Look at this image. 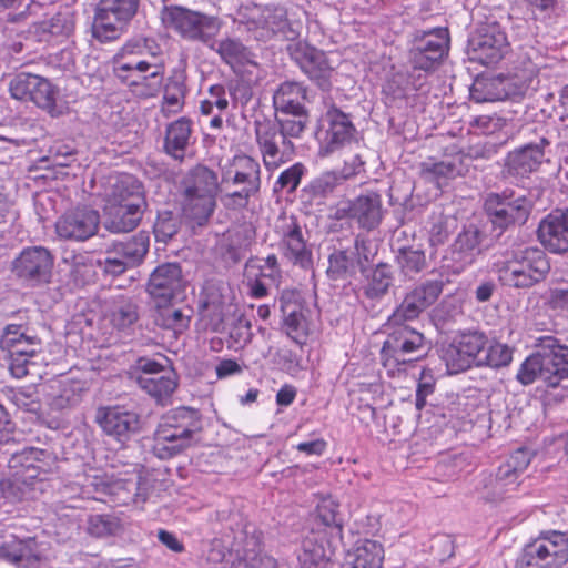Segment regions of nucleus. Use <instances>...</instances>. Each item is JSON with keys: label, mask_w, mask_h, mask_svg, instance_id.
<instances>
[{"label": "nucleus", "mask_w": 568, "mask_h": 568, "mask_svg": "<svg viewBox=\"0 0 568 568\" xmlns=\"http://www.w3.org/2000/svg\"><path fill=\"white\" fill-rule=\"evenodd\" d=\"M479 358V367L501 368L508 366L513 361L514 349L507 344L496 339L487 338V344Z\"/></svg>", "instance_id": "3c124183"}, {"label": "nucleus", "mask_w": 568, "mask_h": 568, "mask_svg": "<svg viewBox=\"0 0 568 568\" xmlns=\"http://www.w3.org/2000/svg\"><path fill=\"white\" fill-rule=\"evenodd\" d=\"M155 312L153 314L154 324L163 329L172 331L175 336L184 333L191 322L192 310L179 308L170 303H155Z\"/></svg>", "instance_id": "e433bc0d"}, {"label": "nucleus", "mask_w": 568, "mask_h": 568, "mask_svg": "<svg viewBox=\"0 0 568 568\" xmlns=\"http://www.w3.org/2000/svg\"><path fill=\"white\" fill-rule=\"evenodd\" d=\"M449 34L446 28H435L423 32L410 51L415 69L428 71L442 60L448 50Z\"/></svg>", "instance_id": "5701e85b"}, {"label": "nucleus", "mask_w": 568, "mask_h": 568, "mask_svg": "<svg viewBox=\"0 0 568 568\" xmlns=\"http://www.w3.org/2000/svg\"><path fill=\"white\" fill-rule=\"evenodd\" d=\"M95 422L102 430L119 442L128 440L141 427L140 415L124 406L99 407Z\"/></svg>", "instance_id": "412c9836"}, {"label": "nucleus", "mask_w": 568, "mask_h": 568, "mask_svg": "<svg viewBox=\"0 0 568 568\" xmlns=\"http://www.w3.org/2000/svg\"><path fill=\"white\" fill-rule=\"evenodd\" d=\"M255 239V230L251 224H241L226 233V254L236 263L241 261Z\"/></svg>", "instance_id": "49530a36"}, {"label": "nucleus", "mask_w": 568, "mask_h": 568, "mask_svg": "<svg viewBox=\"0 0 568 568\" xmlns=\"http://www.w3.org/2000/svg\"><path fill=\"white\" fill-rule=\"evenodd\" d=\"M389 332L381 349V361L389 376L406 372L407 366L424 356L429 343L408 325L388 324Z\"/></svg>", "instance_id": "39448f33"}, {"label": "nucleus", "mask_w": 568, "mask_h": 568, "mask_svg": "<svg viewBox=\"0 0 568 568\" xmlns=\"http://www.w3.org/2000/svg\"><path fill=\"white\" fill-rule=\"evenodd\" d=\"M100 224L97 210L83 206L65 212L55 222V232L64 240L82 242L93 236Z\"/></svg>", "instance_id": "4be33fe9"}, {"label": "nucleus", "mask_w": 568, "mask_h": 568, "mask_svg": "<svg viewBox=\"0 0 568 568\" xmlns=\"http://www.w3.org/2000/svg\"><path fill=\"white\" fill-rule=\"evenodd\" d=\"M254 132L263 165L267 172L273 173L294 159L296 154L294 142L287 140L271 119L255 120Z\"/></svg>", "instance_id": "9d476101"}, {"label": "nucleus", "mask_w": 568, "mask_h": 568, "mask_svg": "<svg viewBox=\"0 0 568 568\" xmlns=\"http://www.w3.org/2000/svg\"><path fill=\"white\" fill-rule=\"evenodd\" d=\"M364 280L359 291L371 301H381L393 286L394 272L392 265L378 263L373 268L363 271Z\"/></svg>", "instance_id": "2f4dec72"}, {"label": "nucleus", "mask_w": 568, "mask_h": 568, "mask_svg": "<svg viewBox=\"0 0 568 568\" xmlns=\"http://www.w3.org/2000/svg\"><path fill=\"white\" fill-rule=\"evenodd\" d=\"M32 335H37L33 329L23 323H10L3 327L1 337H0V347L6 348L8 346L17 345V343L22 341H31Z\"/></svg>", "instance_id": "338daca9"}, {"label": "nucleus", "mask_w": 568, "mask_h": 568, "mask_svg": "<svg viewBox=\"0 0 568 568\" xmlns=\"http://www.w3.org/2000/svg\"><path fill=\"white\" fill-rule=\"evenodd\" d=\"M537 378L544 381V367L538 352L529 355L519 366L516 379L524 386L531 385Z\"/></svg>", "instance_id": "e2e57ef3"}, {"label": "nucleus", "mask_w": 568, "mask_h": 568, "mask_svg": "<svg viewBox=\"0 0 568 568\" xmlns=\"http://www.w3.org/2000/svg\"><path fill=\"white\" fill-rule=\"evenodd\" d=\"M140 0H99L94 13L93 37L100 42L119 39L136 14Z\"/></svg>", "instance_id": "6e6552de"}, {"label": "nucleus", "mask_w": 568, "mask_h": 568, "mask_svg": "<svg viewBox=\"0 0 568 568\" xmlns=\"http://www.w3.org/2000/svg\"><path fill=\"white\" fill-rule=\"evenodd\" d=\"M164 79L163 67L148 62L141 71L130 73L121 82L131 88L132 92L142 98L155 97L162 88Z\"/></svg>", "instance_id": "473e14b6"}, {"label": "nucleus", "mask_w": 568, "mask_h": 568, "mask_svg": "<svg viewBox=\"0 0 568 568\" xmlns=\"http://www.w3.org/2000/svg\"><path fill=\"white\" fill-rule=\"evenodd\" d=\"M347 179L342 171H325L312 179L302 190V197L308 202H321L328 195L333 194L339 185Z\"/></svg>", "instance_id": "c9c22d12"}, {"label": "nucleus", "mask_w": 568, "mask_h": 568, "mask_svg": "<svg viewBox=\"0 0 568 568\" xmlns=\"http://www.w3.org/2000/svg\"><path fill=\"white\" fill-rule=\"evenodd\" d=\"M339 504L329 495L322 496L316 506V514L320 521L336 534L342 532V518L338 513Z\"/></svg>", "instance_id": "13d9d810"}, {"label": "nucleus", "mask_w": 568, "mask_h": 568, "mask_svg": "<svg viewBox=\"0 0 568 568\" xmlns=\"http://www.w3.org/2000/svg\"><path fill=\"white\" fill-rule=\"evenodd\" d=\"M180 217L170 210L159 211L153 226L154 236L158 242L166 243L180 230Z\"/></svg>", "instance_id": "052dcab7"}, {"label": "nucleus", "mask_w": 568, "mask_h": 568, "mask_svg": "<svg viewBox=\"0 0 568 568\" xmlns=\"http://www.w3.org/2000/svg\"><path fill=\"white\" fill-rule=\"evenodd\" d=\"M229 108L225 88L221 84L210 87L207 95L200 102V112L212 115L210 128L220 130L223 125L222 112Z\"/></svg>", "instance_id": "37998d69"}, {"label": "nucleus", "mask_w": 568, "mask_h": 568, "mask_svg": "<svg viewBox=\"0 0 568 568\" xmlns=\"http://www.w3.org/2000/svg\"><path fill=\"white\" fill-rule=\"evenodd\" d=\"M286 50L301 71L320 89L324 91L331 89V78L334 69L323 50L302 40L287 44Z\"/></svg>", "instance_id": "ddd939ff"}, {"label": "nucleus", "mask_w": 568, "mask_h": 568, "mask_svg": "<svg viewBox=\"0 0 568 568\" xmlns=\"http://www.w3.org/2000/svg\"><path fill=\"white\" fill-rule=\"evenodd\" d=\"M296 294L285 291L280 297V308L283 316V329L297 345H304L308 335L306 318L302 306L295 301Z\"/></svg>", "instance_id": "bb28decb"}, {"label": "nucleus", "mask_w": 568, "mask_h": 568, "mask_svg": "<svg viewBox=\"0 0 568 568\" xmlns=\"http://www.w3.org/2000/svg\"><path fill=\"white\" fill-rule=\"evenodd\" d=\"M113 253L121 255L131 267L140 265L149 252L150 236L146 232H139L123 242L112 244Z\"/></svg>", "instance_id": "79ce46f5"}, {"label": "nucleus", "mask_w": 568, "mask_h": 568, "mask_svg": "<svg viewBox=\"0 0 568 568\" xmlns=\"http://www.w3.org/2000/svg\"><path fill=\"white\" fill-rule=\"evenodd\" d=\"M479 244V232L476 229H469L458 234L452 250L453 260L457 264L456 272H460L474 263L476 255L480 253Z\"/></svg>", "instance_id": "a19ab883"}, {"label": "nucleus", "mask_w": 568, "mask_h": 568, "mask_svg": "<svg viewBox=\"0 0 568 568\" xmlns=\"http://www.w3.org/2000/svg\"><path fill=\"white\" fill-rule=\"evenodd\" d=\"M307 88L297 81H284L273 93V106L276 113L307 111Z\"/></svg>", "instance_id": "72a5a7b5"}, {"label": "nucleus", "mask_w": 568, "mask_h": 568, "mask_svg": "<svg viewBox=\"0 0 568 568\" xmlns=\"http://www.w3.org/2000/svg\"><path fill=\"white\" fill-rule=\"evenodd\" d=\"M306 173V168L303 163L296 162L290 168L285 169L281 174L278 175L277 180L274 183L273 191L275 193L277 192H286V193H294L304 174Z\"/></svg>", "instance_id": "680f3d73"}, {"label": "nucleus", "mask_w": 568, "mask_h": 568, "mask_svg": "<svg viewBox=\"0 0 568 568\" xmlns=\"http://www.w3.org/2000/svg\"><path fill=\"white\" fill-rule=\"evenodd\" d=\"M43 343L38 335H32L31 341H22L17 345L2 348L7 352L9 371L16 378H22L29 374V366L38 354L42 352Z\"/></svg>", "instance_id": "c756f323"}, {"label": "nucleus", "mask_w": 568, "mask_h": 568, "mask_svg": "<svg viewBox=\"0 0 568 568\" xmlns=\"http://www.w3.org/2000/svg\"><path fill=\"white\" fill-rule=\"evenodd\" d=\"M487 336L478 331H469L459 334L454 339L458 343V347L470 357L475 366L479 367V358L484 353L487 344Z\"/></svg>", "instance_id": "4d7b16f0"}, {"label": "nucleus", "mask_w": 568, "mask_h": 568, "mask_svg": "<svg viewBox=\"0 0 568 568\" xmlns=\"http://www.w3.org/2000/svg\"><path fill=\"white\" fill-rule=\"evenodd\" d=\"M443 288L444 282L442 280H426L407 293L425 311L438 300Z\"/></svg>", "instance_id": "6e6d98bb"}, {"label": "nucleus", "mask_w": 568, "mask_h": 568, "mask_svg": "<svg viewBox=\"0 0 568 568\" xmlns=\"http://www.w3.org/2000/svg\"><path fill=\"white\" fill-rule=\"evenodd\" d=\"M274 232L278 237L277 250L283 258L305 270L312 266V248L304 237L297 217L294 215L280 216L275 223Z\"/></svg>", "instance_id": "9b49d317"}, {"label": "nucleus", "mask_w": 568, "mask_h": 568, "mask_svg": "<svg viewBox=\"0 0 568 568\" xmlns=\"http://www.w3.org/2000/svg\"><path fill=\"white\" fill-rule=\"evenodd\" d=\"M484 209L494 231L501 235L509 227L527 222L532 203L525 195L515 196L513 191L505 190L501 193H489Z\"/></svg>", "instance_id": "0eeeda50"}, {"label": "nucleus", "mask_w": 568, "mask_h": 568, "mask_svg": "<svg viewBox=\"0 0 568 568\" xmlns=\"http://www.w3.org/2000/svg\"><path fill=\"white\" fill-rule=\"evenodd\" d=\"M104 206H125L144 203L142 183L132 174L120 173L109 178L103 193Z\"/></svg>", "instance_id": "393cba45"}, {"label": "nucleus", "mask_w": 568, "mask_h": 568, "mask_svg": "<svg viewBox=\"0 0 568 568\" xmlns=\"http://www.w3.org/2000/svg\"><path fill=\"white\" fill-rule=\"evenodd\" d=\"M161 19L165 28L172 29L183 39L210 44L217 36L222 22L217 17L180 6L164 7Z\"/></svg>", "instance_id": "423d86ee"}, {"label": "nucleus", "mask_w": 568, "mask_h": 568, "mask_svg": "<svg viewBox=\"0 0 568 568\" xmlns=\"http://www.w3.org/2000/svg\"><path fill=\"white\" fill-rule=\"evenodd\" d=\"M548 144L546 139H541L540 143H528L508 152L504 160L503 176L516 183L528 178L541 165L545 158L544 146Z\"/></svg>", "instance_id": "6ab92c4d"}, {"label": "nucleus", "mask_w": 568, "mask_h": 568, "mask_svg": "<svg viewBox=\"0 0 568 568\" xmlns=\"http://www.w3.org/2000/svg\"><path fill=\"white\" fill-rule=\"evenodd\" d=\"M192 131L193 123L185 116L168 124L163 143L164 152L173 159L182 161L191 144Z\"/></svg>", "instance_id": "7c9ffc66"}, {"label": "nucleus", "mask_w": 568, "mask_h": 568, "mask_svg": "<svg viewBox=\"0 0 568 568\" xmlns=\"http://www.w3.org/2000/svg\"><path fill=\"white\" fill-rule=\"evenodd\" d=\"M74 28L75 14L65 9L32 23L30 33L39 42H62L74 32Z\"/></svg>", "instance_id": "a878e982"}, {"label": "nucleus", "mask_w": 568, "mask_h": 568, "mask_svg": "<svg viewBox=\"0 0 568 568\" xmlns=\"http://www.w3.org/2000/svg\"><path fill=\"white\" fill-rule=\"evenodd\" d=\"M550 268V261L541 248L526 246L506 252L498 264V275L507 286L529 288L546 280Z\"/></svg>", "instance_id": "20e7f679"}, {"label": "nucleus", "mask_w": 568, "mask_h": 568, "mask_svg": "<svg viewBox=\"0 0 568 568\" xmlns=\"http://www.w3.org/2000/svg\"><path fill=\"white\" fill-rule=\"evenodd\" d=\"M440 358L450 375L465 372L473 365L475 366V363L464 353L463 348L458 347V343L455 339L442 347Z\"/></svg>", "instance_id": "603ef678"}, {"label": "nucleus", "mask_w": 568, "mask_h": 568, "mask_svg": "<svg viewBox=\"0 0 568 568\" xmlns=\"http://www.w3.org/2000/svg\"><path fill=\"white\" fill-rule=\"evenodd\" d=\"M217 174L205 165L190 169L176 183V203L182 217L192 226L204 225L216 206Z\"/></svg>", "instance_id": "f03ea898"}, {"label": "nucleus", "mask_w": 568, "mask_h": 568, "mask_svg": "<svg viewBox=\"0 0 568 568\" xmlns=\"http://www.w3.org/2000/svg\"><path fill=\"white\" fill-rule=\"evenodd\" d=\"M139 386L160 404H166L178 388L175 371L155 359L142 357L138 361Z\"/></svg>", "instance_id": "f8f14e48"}, {"label": "nucleus", "mask_w": 568, "mask_h": 568, "mask_svg": "<svg viewBox=\"0 0 568 568\" xmlns=\"http://www.w3.org/2000/svg\"><path fill=\"white\" fill-rule=\"evenodd\" d=\"M540 244L550 253L565 254L568 252V209L554 210L547 214L537 229Z\"/></svg>", "instance_id": "b1692460"}, {"label": "nucleus", "mask_w": 568, "mask_h": 568, "mask_svg": "<svg viewBox=\"0 0 568 568\" xmlns=\"http://www.w3.org/2000/svg\"><path fill=\"white\" fill-rule=\"evenodd\" d=\"M216 520L223 524V539H215L213 545L222 542L223 550L212 556L213 560H222L225 550L234 552L244 568H276L274 558L262 552L261 532L252 526L239 511H216Z\"/></svg>", "instance_id": "f257e3e1"}, {"label": "nucleus", "mask_w": 568, "mask_h": 568, "mask_svg": "<svg viewBox=\"0 0 568 568\" xmlns=\"http://www.w3.org/2000/svg\"><path fill=\"white\" fill-rule=\"evenodd\" d=\"M462 172V163L457 159L435 161L428 159L419 164V175L423 180L436 184L438 187L447 184Z\"/></svg>", "instance_id": "4c0bfd02"}, {"label": "nucleus", "mask_w": 568, "mask_h": 568, "mask_svg": "<svg viewBox=\"0 0 568 568\" xmlns=\"http://www.w3.org/2000/svg\"><path fill=\"white\" fill-rule=\"evenodd\" d=\"M347 556L363 568H382L384 548L382 544L375 540H358Z\"/></svg>", "instance_id": "de8ad7c7"}, {"label": "nucleus", "mask_w": 568, "mask_h": 568, "mask_svg": "<svg viewBox=\"0 0 568 568\" xmlns=\"http://www.w3.org/2000/svg\"><path fill=\"white\" fill-rule=\"evenodd\" d=\"M471 59L483 65L498 63L508 50L506 33L497 23L481 26L469 40Z\"/></svg>", "instance_id": "2eb2a0df"}, {"label": "nucleus", "mask_w": 568, "mask_h": 568, "mask_svg": "<svg viewBox=\"0 0 568 568\" xmlns=\"http://www.w3.org/2000/svg\"><path fill=\"white\" fill-rule=\"evenodd\" d=\"M396 262L400 274L408 278H414L428 266L426 252L422 245L399 247Z\"/></svg>", "instance_id": "c03bdc74"}, {"label": "nucleus", "mask_w": 568, "mask_h": 568, "mask_svg": "<svg viewBox=\"0 0 568 568\" xmlns=\"http://www.w3.org/2000/svg\"><path fill=\"white\" fill-rule=\"evenodd\" d=\"M568 560V537L552 531L523 549L515 568H560Z\"/></svg>", "instance_id": "1a4fd4ad"}, {"label": "nucleus", "mask_w": 568, "mask_h": 568, "mask_svg": "<svg viewBox=\"0 0 568 568\" xmlns=\"http://www.w3.org/2000/svg\"><path fill=\"white\" fill-rule=\"evenodd\" d=\"M9 91L13 99L23 102L31 101L44 110H51L55 105V92L51 83L37 74L18 73L10 81Z\"/></svg>", "instance_id": "f3484780"}, {"label": "nucleus", "mask_w": 568, "mask_h": 568, "mask_svg": "<svg viewBox=\"0 0 568 568\" xmlns=\"http://www.w3.org/2000/svg\"><path fill=\"white\" fill-rule=\"evenodd\" d=\"M424 312L423 307L410 297L408 293L404 296L402 303L394 310L388 317V324L406 325L408 321H414Z\"/></svg>", "instance_id": "69168bd1"}, {"label": "nucleus", "mask_w": 568, "mask_h": 568, "mask_svg": "<svg viewBox=\"0 0 568 568\" xmlns=\"http://www.w3.org/2000/svg\"><path fill=\"white\" fill-rule=\"evenodd\" d=\"M528 464H500L491 479L495 494L501 495L504 491L513 490L518 484L520 474L526 469Z\"/></svg>", "instance_id": "864d4df0"}, {"label": "nucleus", "mask_w": 568, "mask_h": 568, "mask_svg": "<svg viewBox=\"0 0 568 568\" xmlns=\"http://www.w3.org/2000/svg\"><path fill=\"white\" fill-rule=\"evenodd\" d=\"M298 562L300 568H328L326 549L314 532L303 539Z\"/></svg>", "instance_id": "09e8293b"}, {"label": "nucleus", "mask_w": 568, "mask_h": 568, "mask_svg": "<svg viewBox=\"0 0 568 568\" xmlns=\"http://www.w3.org/2000/svg\"><path fill=\"white\" fill-rule=\"evenodd\" d=\"M383 219L382 196L377 192L367 191L353 200V220L359 227L372 231Z\"/></svg>", "instance_id": "c85d7f7f"}, {"label": "nucleus", "mask_w": 568, "mask_h": 568, "mask_svg": "<svg viewBox=\"0 0 568 568\" xmlns=\"http://www.w3.org/2000/svg\"><path fill=\"white\" fill-rule=\"evenodd\" d=\"M109 303L108 317L115 328L124 329L138 322L139 304L135 297L118 294Z\"/></svg>", "instance_id": "58836bf2"}, {"label": "nucleus", "mask_w": 568, "mask_h": 568, "mask_svg": "<svg viewBox=\"0 0 568 568\" xmlns=\"http://www.w3.org/2000/svg\"><path fill=\"white\" fill-rule=\"evenodd\" d=\"M184 290L185 281L179 263L158 265L146 283V292L154 303H171Z\"/></svg>", "instance_id": "a211bd4d"}, {"label": "nucleus", "mask_w": 568, "mask_h": 568, "mask_svg": "<svg viewBox=\"0 0 568 568\" xmlns=\"http://www.w3.org/2000/svg\"><path fill=\"white\" fill-rule=\"evenodd\" d=\"M112 71L115 78L120 81L128 79L130 73L143 70V68L148 67V61L143 58L123 55V54H114L111 61Z\"/></svg>", "instance_id": "0e129e2a"}, {"label": "nucleus", "mask_w": 568, "mask_h": 568, "mask_svg": "<svg viewBox=\"0 0 568 568\" xmlns=\"http://www.w3.org/2000/svg\"><path fill=\"white\" fill-rule=\"evenodd\" d=\"M327 124L321 138V152L324 154L334 153L337 150L356 141L357 130L351 120V115L336 106H331L323 115Z\"/></svg>", "instance_id": "aec40b11"}, {"label": "nucleus", "mask_w": 568, "mask_h": 568, "mask_svg": "<svg viewBox=\"0 0 568 568\" xmlns=\"http://www.w3.org/2000/svg\"><path fill=\"white\" fill-rule=\"evenodd\" d=\"M8 399L23 412L37 414L41 409V403L37 389L33 386L9 389L6 392Z\"/></svg>", "instance_id": "bf43d9fd"}, {"label": "nucleus", "mask_w": 568, "mask_h": 568, "mask_svg": "<svg viewBox=\"0 0 568 568\" xmlns=\"http://www.w3.org/2000/svg\"><path fill=\"white\" fill-rule=\"evenodd\" d=\"M197 409L181 406L165 413L155 430L154 454L160 459L173 458L190 445L191 437L201 430Z\"/></svg>", "instance_id": "7ed1b4c3"}, {"label": "nucleus", "mask_w": 568, "mask_h": 568, "mask_svg": "<svg viewBox=\"0 0 568 568\" xmlns=\"http://www.w3.org/2000/svg\"><path fill=\"white\" fill-rule=\"evenodd\" d=\"M206 45L215 51L221 59L233 69L246 64H254L253 53L239 39L226 38L215 41L214 38L212 42Z\"/></svg>", "instance_id": "ea45409f"}, {"label": "nucleus", "mask_w": 568, "mask_h": 568, "mask_svg": "<svg viewBox=\"0 0 568 568\" xmlns=\"http://www.w3.org/2000/svg\"><path fill=\"white\" fill-rule=\"evenodd\" d=\"M265 27L274 34L287 40H294L297 32L292 28L287 12L283 7L268 9L264 17Z\"/></svg>", "instance_id": "5fc2aeb1"}, {"label": "nucleus", "mask_w": 568, "mask_h": 568, "mask_svg": "<svg viewBox=\"0 0 568 568\" xmlns=\"http://www.w3.org/2000/svg\"><path fill=\"white\" fill-rule=\"evenodd\" d=\"M226 186L244 185L261 189V166L252 156L243 154L233 158L232 164L223 173Z\"/></svg>", "instance_id": "cd10ccee"}, {"label": "nucleus", "mask_w": 568, "mask_h": 568, "mask_svg": "<svg viewBox=\"0 0 568 568\" xmlns=\"http://www.w3.org/2000/svg\"><path fill=\"white\" fill-rule=\"evenodd\" d=\"M146 202L125 206H104L105 226L113 233L131 232L141 222Z\"/></svg>", "instance_id": "f704fd0d"}, {"label": "nucleus", "mask_w": 568, "mask_h": 568, "mask_svg": "<svg viewBox=\"0 0 568 568\" xmlns=\"http://www.w3.org/2000/svg\"><path fill=\"white\" fill-rule=\"evenodd\" d=\"M535 346L542 362L544 382L549 387H557L568 378V346L551 335L538 337Z\"/></svg>", "instance_id": "dca6fc26"}, {"label": "nucleus", "mask_w": 568, "mask_h": 568, "mask_svg": "<svg viewBox=\"0 0 568 568\" xmlns=\"http://www.w3.org/2000/svg\"><path fill=\"white\" fill-rule=\"evenodd\" d=\"M239 190L226 191L221 196L223 206L227 210H241L248 205L250 199L255 196L260 189L251 186L239 185Z\"/></svg>", "instance_id": "774afa93"}, {"label": "nucleus", "mask_w": 568, "mask_h": 568, "mask_svg": "<svg viewBox=\"0 0 568 568\" xmlns=\"http://www.w3.org/2000/svg\"><path fill=\"white\" fill-rule=\"evenodd\" d=\"M275 128L290 141L301 139L308 126V111L282 113L281 116L275 115L271 120Z\"/></svg>", "instance_id": "8fccbe9b"}, {"label": "nucleus", "mask_w": 568, "mask_h": 568, "mask_svg": "<svg viewBox=\"0 0 568 568\" xmlns=\"http://www.w3.org/2000/svg\"><path fill=\"white\" fill-rule=\"evenodd\" d=\"M54 256L43 246L23 248L12 262V272L30 286L47 284L51 281Z\"/></svg>", "instance_id": "4468645a"}, {"label": "nucleus", "mask_w": 568, "mask_h": 568, "mask_svg": "<svg viewBox=\"0 0 568 568\" xmlns=\"http://www.w3.org/2000/svg\"><path fill=\"white\" fill-rule=\"evenodd\" d=\"M0 557L17 564V565H32L39 560L36 552V541L32 538L16 539L4 542L0 547Z\"/></svg>", "instance_id": "a18cd8bd"}]
</instances>
